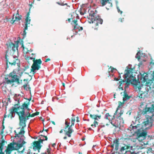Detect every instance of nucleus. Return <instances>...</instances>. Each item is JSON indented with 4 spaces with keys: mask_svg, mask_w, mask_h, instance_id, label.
<instances>
[{
    "mask_svg": "<svg viewBox=\"0 0 154 154\" xmlns=\"http://www.w3.org/2000/svg\"><path fill=\"white\" fill-rule=\"evenodd\" d=\"M29 103L26 101L24 102L22 105L20 106L18 104V107H17L16 113L19 116L20 120L19 125L22 126L20 131L17 133L16 131L14 132L15 137H21L23 136V134L25 133L24 131V128L26 127V120L29 119L30 116V114L29 111L30 109L28 108V106Z\"/></svg>",
    "mask_w": 154,
    "mask_h": 154,
    "instance_id": "f257e3e1",
    "label": "nucleus"
},
{
    "mask_svg": "<svg viewBox=\"0 0 154 154\" xmlns=\"http://www.w3.org/2000/svg\"><path fill=\"white\" fill-rule=\"evenodd\" d=\"M146 112H151L152 113L151 116H148L144 119L142 123V128L145 129H148L151 127L154 121V105H152L151 107H147L146 106L145 109Z\"/></svg>",
    "mask_w": 154,
    "mask_h": 154,
    "instance_id": "f03ea898",
    "label": "nucleus"
},
{
    "mask_svg": "<svg viewBox=\"0 0 154 154\" xmlns=\"http://www.w3.org/2000/svg\"><path fill=\"white\" fill-rule=\"evenodd\" d=\"M23 72L20 70L18 69L17 75V73L14 70L10 73L8 75L9 78L5 79L4 83L7 84H12L14 82H17L19 85L20 83V79L21 77Z\"/></svg>",
    "mask_w": 154,
    "mask_h": 154,
    "instance_id": "7ed1b4c3",
    "label": "nucleus"
},
{
    "mask_svg": "<svg viewBox=\"0 0 154 154\" xmlns=\"http://www.w3.org/2000/svg\"><path fill=\"white\" fill-rule=\"evenodd\" d=\"M138 125H139L137 124V125L133 126L131 124L128 128L127 130L130 131L131 133H134L136 135L137 138L142 137L144 139L146 137L147 131L144 128H138L139 127L137 126Z\"/></svg>",
    "mask_w": 154,
    "mask_h": 154,
    "instance_id": "20e7f679",
    "label": "nucleus"
},
{
    "mask_svg": "<svg viewBox=\"0 0 154 154\" xmlns=\"http://www.w3.org/2000/svg\"><path fill=\"white\" fill-rule=\"evenodd\" d=\"M97 11L95 10V12L91 11L89 13V17L88 18V22L90 23H94L96 26H97L98 24H102L103 20L97 14Z\"/></svg>",
    "mask_w": 154,
    "mask_h": 154,
    "instance_id": "39448f33",
    "label": "nucleus"
},
{
    "mask_svg": "<svg viewBox=\"0 0 154 154\" xmlns=\"http://www.w3.org/2000/svg\"><path fill=\"white\" fill-rule=\"evenodd\" d=\"M7 55H6L5 59L7 67L8 68L9 66H15L16 64L19 67H20V60L18 59L17 57L11 56L9 58L7 59Z\"/></svg>",
    "mask_w": 154,
    "mask_h": 154,
    "instance_id": "423d86ee",
    "label": "nucleus"
},
{
    "mask_svg": "<svg viewBox=\"0 0 154 154\" xmlns=\"http://www.w3.org/2000/svg\"><path fill=\"white\" fill-rule=\"evenodd\" d=\"M5 140H2L0 143V154H5L4 152H2V150L5 145ZM15 144V143H11L8 145V147L5 150L6 154H11L12 151L16 149L14 147Z\"/></svg>",
    "mask_w": 154,
    "mask_h": 154,
    "instance_id": "0eeeda50",
    "label": "nucleus"
},
{
    "mask_svg": "<svg viewBox=\"0 0 154 154\" xmlns=\"http://www.w3.org/2000/svg\"><path fill=\"white\" fill-rule=\"evenodd\" d=\"M137 77L138 80L141 82L142 83H144L146 82L145 83V88L146 87L147 83L150 80H149L148 75L145 72H140V74L137 75ZM152 80V79L151 80Z\"/></svg>",
    "mask_w": 154,
    "mask_h": 154,
    "instance_id": "6e6552de",
    "label": "nucleus"
},
{
    "mask_svg": "<svg viewBox=\"0 0 154 154\" xmlns=\"http://www.w3.org/2000/svg\"><path fill=\"white\" fill-rule=\"evenodd\" d=\"M47 139L48 138L46 136L43 135H40L39 141H36L34 142L33 149L35 150H36L37 149H40L42 146L40 144V143H42L43 141L47 140Z\"/></svg>",
    "mask_w": 154,
    "mask_h": 154,
    "instance_id": "1a4fd4ad",
    "label": "nucleus"
},
{
    "mask_svg": "<svg viewBox=\"0 0 154 154\" xmlns=\"http://www.w3.org/2000/svg\"><path fill=\"white\" fill-rule=\"evenodd\" d=\"M140 149V146H138L137 144L134 145V146H130L128 145H125L124 146L122 147L121 148L120 150V154L123 153L124 152H125L126 150L131 149L132 150L139 149Z\"/></svg>",
    "mask_w": 154,
    "mask_h": 154,
    "instance_id": "9d476101",
    "label": "nucleus"
},
{
    "mask_svg": "<svg viewBox=\"0 0 154 154\" xmlns=\"http://www.w3.org/2000/svg\"><path fill=\"white\" fill-rule=\"evenodd\" d=\"M42 63V61L40 59L34 60L31 66V71L34 73L36 72L35 70H38L41 68L40 65Z\"/></svg>",
    "mask_w": 154,
    "mask_h": 154,
    "instance_id": "9b49d317",
    "label": "nucleus"
},
{
    "mask_svg": "<svg viewBox=\"0 0 154 154\" xmlns=\"http://www.w3.org/2000/svg\"><path fill=\"white\" fill-rule=\"evenodd\" d=\"M17 107H18V104H16L14 106H12L9 110V113L8 115L5 114L4 119L7 117H11V119L14 118L15 115V113H16L17 111Z\"/></svg>",
    "mask_w": 154,
    "mask_h": 154,
    "instance_id": "f8f14e48",
    "label": "nucleus"
},
{
    "mask_svg": "<svg viewBox=\"0 0 154 154\" xmlns=\"http://www.w3.org/2000/svg\"><path fill=\"white\" fill-rule=\"evenodd\" d=\"M132 79H131L128 78L127 82L128 83L131 82L132 84L134 85L136 88H137L139 89H140L141 85L140 81L138 79L137 81L133 76H132Z\"/></svg>",
    "mask_w": 154,
    "mask_h": 154,
    "instance_id": "ddd939ff",
    "label": "nucleus"
},
{
    "mask_svg": "<svg viewBox=\"0 0 154 154\" xmlns=\"http://www.w3.org/2000/svg\"><path fill=\"white\" fill-rule=\"evenodd\" d=\"M152 80H149L148 84L149 86H148L147 87L148 89H149L150 91H154V70L153 71L152 73L151 74Z\"/></svg>",
    "mask_w": 154,
    "mask_h": 154,
    "instance_id": "4468645a",
    "label": "nucleus"
},
{
    "mask_svg": "<svg viewBox=\"0 0 154 154\" xmlns=\"http://www.w3.org/2000/svg\"><path fill=\"white\" fill-rule=\"evenodd\" d=\"M19 42L18 41H17V42L16 44H14L12 42L9 44V45L8 46V49H11L12 51H15L16 50H18V44Z\"/></svg>",
    "mask_w": 154,
    "mask_h": 154,
    "instance_id": "2eb2a0df",
    "label": "nucleus"
},
{
    "mask_svg": "<svg viewBox=\"0 0 154 154\" xmlns=\"http://www.w3.org/2000/svg\"><path fill=\"white\" fill-rule=\"evenodd\" d=\"M13 17L12 20H11V23L12 24H13L14 23H15L16 21L17 22L19 21L21 19V15H19L18 14V12L15 16V20H14V15L13 14Z\"/></svg>",
    "mask_w": 154,
    "mask_h": 154,
    "instance_id": "dca6fc26",
    "label": "nucleus"
},
{
    "mask_svg": "<svg viewBox=\"0 0 154 154\" xmlns=\"http://www.w3.org/2000/svg\"><path fill=\"white\" fill-rule=\"evenodd\" d=\"M146 91L142 92L140 94H139L138 95V96L140 98L143 100L146 97L148 96V92L150 93L149 91H147V90L145 88Z\"/></svg>",
    "mask_w": 154,
    "mask_h": 154,
    "instance_id": "f3484780",
    "label": "nucleus"
},
{
    "mask_svg": "<svg viewBox=\"0 0 154 154\" xmlns=\"http://www.w3.org/2000/svg\"><path fill=\"white\" fill-rule=\"evenodd\" d=\"M116 115H114V114L113 116H112L110 115L109 113H106L104 116V118L110 121L111 120H112L115 119L116 117Z\"/></svg>",
    "mask_w": 154,
    "mask_h": 154,
    "instance_id": "a211bd4d",
    "label": "nucleus"
},
{
    "mask_svg": "<svg viewBox=\"0 0 154 154\" xmlns=\"http://www.w3.org/2000/svg\"><path fill=\"white\" fill-rule=\"evenodd\" d=\"M115 145V150H118L119 149V141L118 139H116L113 141V143L111 145L112 147H113Z\"/></svg>",
    "mask_w": 154,
    "mask_h": 154,
    "instance_id": "6ab92c4d",
    "label": "nucleus"
},
{
    "mask_svg": "<svg viewBox=\"0 0 154 154\" xmlns=\"http://www.w3.org/2000/svg\"><path fill=\"white\" fill-rule=\"evenodd\" d=\"M127 69L126 70H125V72L124 75H125V77L127 78L128 77H129V76H130V73L132 71V69L131 68H130L128 67V66H127Z\"/></svg>",
    "mask_w": 154,
    "mask_h": 154,
    "instance_id": "aec40b11",
    "label": "nucleus"
},
{
    "mask_svg": "<svg viewBox=\"0 0 154 154\" xmlns=\"http://www.w3.org/2000/svg\"><path fill=\"white\" fill-rule=\"evenodd\" d=\"M90 116L92 119H94V121H98L101 118V115L90 114Z\"/></svg>",
    "mask_w": 154,
    "mask_h": 154,
    "instance_id": "412c9836",
    "label": "nucleus"
},
{
    "mask_svg": "<svg viewBox=\"0 0 154 154\" xmlns=\"http://www.w3.org/2000/svg\"><path fill=\"white\" fill-rule=\"evenodd\" d=\"M124 95L123 97V101L125 102V101L128 100L130 99L131 97L128 95L127 93L126 92V90H125L124 91Z\"/></svg>",
    "mask_w": 154,
    "mask_h": 154,
    "instance_id": "4be33fe9",
    "label": "nucleus"
},
{
    "mask_svg": "<svg viewBox=\"0 0 154 154\" xmlns=\"http://www.w3.org/2000/svg\"><path fill=\"white\" fill-rule=\"evenodd\" d=\"M89 9L88 8H83L82 9L81 11L80 12V14L83 15L85 14H86L88 12H89Z\"/></svg>",
    "mask_w": 154,
    "mask_h": 154,
    "instance_id": "5701e85b",
    "label": "nucleus"
},
{
    "mask_svg": "<svg viewBox=\"0 0 154 154\" xmlns=\"http://www.w3.org/2000/svg\"><path fill=\"white\" fill-rule=\"evenodd\" d=\"M154 67V61L151 59L149 64L148 66V68L149 69H152Z\"/></svg>",
    "mask_w": 154,
    "mask_h": 154,
    "instance_id": "b1692460",
    "label": "nucleus"
},
{
    "mask_svg": "<svg viewBox=\"0 0 154 154\" xmlns=\"http://www.w3.org/2000/svg\"><path fill=\"white\" fill-rule=\"evenodd\" d=\"M21 96L20 94H16L14 95V99L15 100L17 101L19 103L20 101V98Z\"/></svg>",
    "mask_w": 154,
    "mask_h": 154,
    "instance_id": "393cba45",
    "label": "nucleus"
},
{
    "mask_svg": "<svg viewBox=\"0 0 154 154\" xmlns=\"http://www.w3.org/2000/svg\"><path fill=\"white\" fill-rule=\"evenodd\" d=\"M120 121H119L118 119L116 120L115 122L113 123V126L116 128H119L120 126Z\"/></svg>",
    "mask_w": 154,
    "mask_h": 154,
    "instance_id": "a878e982",
    "label": "nucleus"
},
{
    "mask_svg": "<svg viewBox=\"0 0 154 154\" xmlns=\"http://www.w3.org/2000/svg\"><path fill=\"white\" fill-rule=\"evenodd\" d=\"M26 143V142H25L23 141L22 143H21L19 144L18 147L17 146H15V145L18 146V145L16 143H13L15 144L14 145V147H15V148H16V149H15V150L19 148H20V147H22L23 146V144L24 143Z\"/></svg>",
    "mask_w": 154,
    "mask_h": 154,
    "instance_id": "bb28decb",
    "label": "nucleus"
},
{
    "mask_svg": "<svg viewBox=\"0 0 154 154\" xmlns=\"http://www.w3.org/2000/svg\"><path fill=\"white\" fill-rule=\"evenodd\" d=\"M109 0H100V3L102 5V6H103L106 4L108 3V2Z\"/></svg>",
    "mask_w": 154,
    "mask_h": 154,
    "instance_id": "cd10ccee",
    "label": "nucleus"
},
{
    "mask_svg": "<svg viewBox=\"0 0 154 154\" xmlns=\"http://www.w3.org/2000/svg\"><path fill=\"white\" fill-rule=\"evenodd\" d=\"M122 103L121 102H119V103L118 106L116 109V111L114 113V115H117V113H118V111L119 109L121 108L122 106Z\"/></svg>",
    "mask_w": 154,
    "mask_h": 154,
    "instance_id": "c85d7f7f",
    "label": "nucleus"
},
{
    "mask_svg": "<svg viewBox=\"0 0 154 154\" xmlns=\"http://www.w3.org/2000/svg\"><path fill=\"white\" fill-rule=\"evenodd\" d=\"M138 138H137H137H136L133 139L132 140V142L133 143V146H134V145H135V144H137V145H138V146H140H140L138 145V143H137V142L138 143Z\"/></svg>",
    "mask_w": 154,
    "mask_h": 154,
    "instance_id": "c756f323",
    "label": "nucleus"
},
{
    "mask_svg": "<svg viewBox=\"0 0 154 154\" xmlns=\"http://www.w3.org/2000/svg\"><path fill=\"white\" fill-rule=\"evenodd\" d=\"M131 149L127 150H126L124 154H137L134 152L130 151Z\"/></svg>",
    "mask_w": 154,
    "mask_h": 154,
    "instance_id": "7c9ffc66",
    "label": "nucleus"
},
{
    "mask_svg": "<svg viewBox=\"0 0 154 154\" xmlns=\"http://www.w3.org/2000/svg\"><path fill=\"white\" fill-rule=\"evenodd\" d=\"M30 17L26 18L25 19V25H28L30 24Z\"/></svg>",
    "mask_w": 154,
    "mask_h": 154,
    "instance_id": "2f4dec72",
    "label": "nucleus"
},
{
    "mask_svg": "<svg viewBox=\"0 0 154 154\" xmlns=\"http://www.w3.org/2000/svg\"><path fill=\"white\" fill-rule=\"evenodd\" d=\"M73 131V130L72 129V126L71 125L68 128V131L66 132L70 133H72Z\"/></svg>",
    "mask_w": 154,
    "mask_h": 154,
    "instance_id": "473e14b6",
    "label": "nucleus"
},
{
    "mask_svg": "<svg viewBox=\"0 0 154 154\" xmlns=\"http://www.w3.org/2000/svg\"><path fill=\"white\" fill-rule=\"evenodd\" d=\"M116 70V69L114 68L112 66H111L109 69V72L111 71L112 72H115Z\"/></svg>",
    "mask_w": 154,
    "mask_h": 154,
    "instance_id": "72a5a7b5",
    "label": "nucleus"
},
{
    "mask_svg": "<svg viewBox=\"0 0 154 154\" xmlns=\"http://www.w3.org/2000/svg\"><path fill=\"white\" fill-rule=\"evenodd\" d=\"M123 112H122V110H121L120 112L119 113L117 114L118 117L117 118V119H119L120 120V119L121 118V116Z\"/></svg>",
    "mask_w": 154,
    "mask_h": 154,
    "instance_id": "f704fd0d",
    "label": "nucleus"
},
{
    "mask_svg": "<svg viewBox=\"0 0 154 154\" xmlns=\"http://www.w3.org/2000/svg\"><path fill=\"white\" fill-rule=\"evenodd\" d=\"M107 5H108V6L107 7V6H106V9L107 10H109V8H108V7H112V3L109 2V1L108 2V3L107 4Z\"/></svg>",
    "mask_w": 154,
    "mask_h": 154,
    "instance_id": "c9c22d12",
    "label": "nucleus"
},
{
    "mask_svg": "<svg viewBox=\"0 0 154 154\" xmlns=\"http://www.w3.org/2000/svg\"><path fill=\"white\" fill-rule=\"evenodd\" d=\"M10 98H8L7 99V102H6V101H5L4 102L5 103V106H7L8 105V103H11V101H10Z\"/></svg>",
    "mask_w": 154,
    "mask_h": 154,
    "instance_id": "e433bc0d",
    "label": "nucleus"
},
{
    "mask_svg": "<svg viewBox=\"0 0 154 154\" xmlns=\"http://www.w3.org/2000/svg\"><path fill=\"white\" fill-rule=\"evenodd\" d=\"M140 54V52H138L137 54H136V55L135 56V57L136 58H137L138 59V60L139 61V60L140 59V56L139 55Z\"/></svg>",
    "mask_w": 154,
    "mask_h": 154,
    "instance_id": "4c0bfd02",
    "label": "nucleus"
},
{
    "mask_svg": "<svg viewBox=\"0 0 154 154\" xmlns=\"http://www.w3.org/2000/svg\"><path fill=\"white\" fill-rule=\"evenodd\" d=\"M75 119L72 117L71 118V126H72V125H74V122L75 121Z\"/></svg>",
    "mask_w": 154,
    "mask_h": 154,
    "instance_id": "58836bf2",
    "label": "nucleus"
},
{
    "mask_svg": "<svg viewBox=\"0 0 154 154\" xmlns=\"http://www.w3.org/2000/svg\"><path fill=\"white\" fill-rule=\"evenodd\" d=\"M56 3L59 5H61V6H64L65 5H67V4L66 3H64L63 2H56Z\"/></svg>",
    "mask_w": 154,
    "mask_h": 154,
    "instance_id": "ea45409f",
    "label": "nucleus"
},
{
    "mask_svg": "<svg viewBox=\"0 0 154 154\" xmlns=\"http://www.w3.org/2000/svg\"><path fill=\"white\" fill-rule=\"evenodd\" d=\"M70 124V122H69L68 123L66 120L65 121V125H66V127H65V129H66L67 128H68V126H69V125Z\"/></svg>",
    "mask_w": 154,
    "mask_h": 154,
    "instance_id": "a19ab883",
    "label": "nucleus"
},
{
    "mask_svg": "<svg viewBox=\"0 0 154 154\" xmlns=\"http://www.w3.org/2000/svg\"><path fill=\"white\" fill-rule=\"evenodd\" d=\"M39 114V112H36L35 113H32L31 115H30V116L32 117H34L35 116H37Z\"/></svg>",
    "mask_w": 154,
    "mask_h": 154,
    "instance_id": "79ce46f5",
    "label": "nucleus"
},
{
    "mask_svg": "<svg viewBox=\"0 0 154 154\" xmlns=\"http://www.w3.org/2000/svg\"><path fill=\"white\" fill-rule=\"evenodd\" d=\"M98 124V122L97 121H94L93 125H91V126H94L95 127L96 126V125H97Z\"/></svg>",
    "mask_w": 154,
    "mask_h": 154,
    "instance_id": "37998d69",
    "label": "nucleus"
},
{
    "mask_svg": "<svg viewBox=\"0 0 154 154\" xmlns=\"http://www.w3.org/2000/svg\"><path fill=\"white\" fill-rule=\"evenodd\" d=\"M22 35L23 36V38H24L25 37V36H26V32L25 30H24L23 31V33L22 34Z\"/></svg>",
    "mask_w": 154,
    "mask_h": 154,
    "instance_id": "c03bdc74",
    "label": "nucleus"
},
{
    "mask_svg": "<svg viewBox=\"0 0 154 154\" xmlns=\"http://www.w3.org/2000/svg\"><path fill=\"white\" fill-rule=\"evenodd\" d=\"M78 25V24H76L75 25H74V30H76L79 28L77 26Z\"/></svg>",
    "mask_w": 154,
    "mask_h": 154,
    "instance_id": "a18cd8bd",
    "label": "nucleus"
},
{
    "mask_svg": "<svg viewBox=\"0 0 154 154\" xmlns=\"http://www.w3.org/2000/svg\"><path fill=\"white\" fill-rule=\"evenodd\" d=\"M5 102H2H2L0 101V108L1 107V106H3L4 105H5Z\"/></svg>",
    "mask_w": 154,
    "mask_h": 154,
    "instance_id": "49530a36",
    "label": "nucleus"
},
{
    "mask_svg": "<svg viewBox=\"0 0 154 154\" xmlns=\"http://www.w3.org/2000/svg\"><path fill=\"white\" fill-rule=\"evenodd\" d=\"M117 8L118 11V12L119 13L120 12V14H122V11H120L119 8L118 6H117Z\"/></svg>",
    "mask_w": 154,
    "mask_h": 154,
    "instance_id": "de8ad7c7",
    "label": "nucleus"
},
{
    "mask_svg": "<svg viewBox=\"0 0 154 154\" xmlns=\"http://www.w3.org/2000/svg\"><path fill=\"white\" fill-rule=\"evenodd\" d=\"M126 81V80H123L122 81H120L119 82V84H120V85H122V84L123 82H125Z\"/></svg>",
    "mask_w": 154,
    "mask_h": 154,
    "instance_id": "09e8293b",
    "label": "nucleus"
},
{
    "mask_svg": "<svg viewBox=\"0 0 154 154\" xmlns=\"http://www.w3.org/2000/svg\"><path fill=\"white\" fill-rule=\"evenodd\" d=\"M71 134L69 133L66 132V134L67 135L68 137H71Z\"/></svg>",
    "mask_w": 154,
    "mask_h": 154,
    "instance_id": "8fccbe9b",
    "label": "nucleus"
},
{
    "mask_svg": "<svg viewBox=\"0 0 154 154\" xmlns=\"http://www.w3.org/2000/svg\"><path fill=\"white\" fill-rule=\"evenodd\" d=\"M24 88L25 89L27 90V85L26 84H25V85L23 86Z\"/></svg>",
    "mask_w": 154,
    "mask_h": 154,
    "instance_id": "3c124183",
    "label": "nucleus"
},
{
    "mask_svg": "<svg viewBox=\"0 0 154 154\" xmlns=\"http://www.w3.org/2000/svg\"><path fill=\"white\" fill-rule=\"evenodd\" d=\"M4 130H2V129L0 131V134L1 135H3L4 133Z\"/></svg>",
    "mask_w": 154,
    "mask_h": 154,
    "instance_id": "603ef678",
    "label": "nucleus"
},
{
    "mask_svg": "<svg viewBox=\"0 0 154 154\" xmlns=\"http://www.w3.org/2000/svg\"><path fill=\"white\" fill-rule=\"evenodd\" d=\"M119 20L122 22L124 20V18H120L119 19Z\"/></svg>",
    "mask_w": 154,
    "mask_h": 154,
    "instance_id": "864d4df0",
    "label": "nucleus"
},
{
    "mask_svg": "<svg viewBox=\"0 0 154 154\" xmlns=\"http://www.w3.org/2000/svg\"><path fill=\"white\" fill-rule=\"evenodd\" d=\"M27 25H25V28L24 29V30H26L27 29V28H28Z\"/></svg>",
    "mask_w": 154,
    "mask_h": 154,
    "instance_id": "5fc2aeb1",
    "label": "nucleus"
},
{
    "mask_svg": "<svg viewBox=\"0 0 154 154\" xmlns=\"http://www.w3.org/2000/svg\"><path fill=\"white\" fill-rule=\"evenodd\" d=\"M119 88L120 89H121L122 90H123L122 85H119Z\"/></svg>",
    "mask_w": 154,
    "mask_h": 154,
    "instance_id": "6e6d98bb",
    "label": "nucleus"
},
{
    "mask_svg": "<svg viewBox=\"0 0 154 154\" xmlns=\"http://www.w3.org/2000/svg\"><path fill=\"white\" fill-rule=\"evenodd\" d=\"M110 122V123L113 125V123L114 122V121H112V120H111L110 121H109Z\"/></svg>",
    "mask_w": 154,
    "mask_h": 154,
    "instance_id": "4d7b16f0",
    "label": "nucleus"
},
{
    "mask_svg": "<svg viewBox=\"0 0 154 154\" xmlns=\"http://www.w3.org/2000/svg\"><path fill=\"white\" fill-rule=\"evenodd\" d=\"M73 22H74V25H75V24H77V21L76 20H73Z\"/></svg>",
    "mask_w": 154,
    "mask_h": 154,
    "instance_id": "13d9d810",
    "label": "nucleus"
},
{
    "mask_svg": "<svg viewBox=\"0 0 154 154\" xmlns=\"http://www.w3.org/2000/svg\"><path fill=\"white\" fill-rule=\"evenodd\" d=\"M29 13H28L27 14H26V18H27V17H29Z\"/></svg>",
    "mask_w": 154,
    "mask_h": 154,
    "instance_id": "bf43d9fd",
    "label": "nucleus"
},
{
    "mask_svg": "<svg viewBox=\"0 0 154 154\" xmlns=\"http://www.w3.org/2000/svg\"><path fill=\"white\" fill-rule=\"evenodd\" d=\"M51 150V149L50 148H49L47 149V152H50V151Z\"/></svg>",
    "mask_w": 154,
    "mask_h": 154,
    "instance_id": "052dcab7",
    "label": "nucleus"
},
{
    "mask_svg": "<svg viewBox=\"0 0 154 154\" xmlns=\"http://www.w3.org/2000/svg\"><path fill=\"white\" fill-rule=\"evenodd\" d=\"M50 59H46V60H45V62H47L48 61H50Z\"/></svg>",
    "mask_w": 154,
    "mask_h": 154,
    "instance_id": "680f3d73",
    "label": "nucleus"
},
{
    "mask_svg": "<svg viewBox=\"0 0 154 154\" xmlns=\"http://www.w3.org/2000/svg\"><path fill=\"white\" fill-rule=\"evenodd\" d=\"M76 118H77L76 122H79V120L78 119H79L78 117H76Z\"/></svg>",
    "mask_w": 154,
    "mask_h": 154,
    "instance_id": "e2e57ef3",
    "label": "nucleus"
},
{
    "mask_svg": "<svg viewBox=\"0 0 154 154\" xmlns=\"http://www.w3.org/2000/svg\"><path fill=\"white\" fill-rule=\"evenodd\" d=\"M29 59L30 60H33V59H34V60L35 59V58L32 57H30Z\"/></svg>",
    "mask_w": 154,
    "mask_h": 154,
    "instance_id": "0e129e2a",
    "label": "nucleus"
},
{
    "mask_svg": "<svg viewBox=\"0 0 154 154\" xmlns=\"http://www.w3.org/2000/svg\"><path fill=\"white\" fill-rule=\"evenodd\" d=\"M63 129L61 130L60 131V133H62L63 132Z\"/></svg>",
    "mask_w": 154,
    "mask_h": 154,
    "instance_id": "69168bd1",
    "label": "nucleus"
},
{
    "mask_svg": "<svg viewBox=\"0 0 154 154\" xmlns=\"http://www.w3.org/2000/svg\"><path fill=\"white\" fill-rule=\"evenodd\" d=\"M142 63L141 62L140 63H139V66H140L141 65H142Z\"/></svg>",
    "mask_w": 154,
    "mask_h": 154,
    "instance_id": "338daca9",
    "label": "nucleus"
},
{
    "mask_svg": "<svg viewBox=\"0 0 154 154\" xmlns=\"http://www.w3.org/2000/svg\"><path fill=\"white\" fill-rule=\"evenodd\" d=\"M2 130H4V128H5V127L4 126V125H2Z\"/></svg>",
    "mask_w": 154,
    "mask_h": 154,
    "instance_id": "774afa93",
    "label": "nucleus"
}]
</instances>
